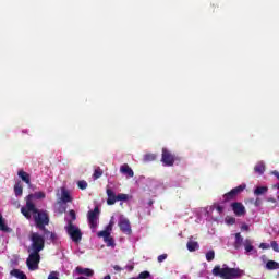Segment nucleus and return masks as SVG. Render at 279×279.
<instances>
[{
	"label": "nucleus",
	"instance_id": "obj_1",
	"mask_svg": "<svg viewBox=\"0 0 279 279\" xmlns=\"http://www.w3.org/2000/svg\"><path fill=\"white\" fill-rule=\"evenodd\" d=\"M213 276H217L222 279H234V278H241L243 276V270L240 268H230L227 267L226 264L223 265V268L221 266L217 265L211 270Z\"/></svg>",
	"mask_w": 279,
	"mask_h": 279
},
{
	"label": "nucleus",
	"instance_id": "obj_2",
	"mask_svg": "<svg viewBox=\"0 0 279 279\" xmlns=\"http://www.w3.org/2000/svg\"><path fill=\"white\" fill-rule=\"evenodd\" d=\"M33 219L38 230H41L46 233L49 232V229L46 228V226H49V213H47V210L37 208L33 216Z\"/></svg>",
	"mask_w": 279,
	"mask_h": 279
},
{
	"label": "nucleus",
	"instance_id": "obj_3",
	"mask_svg": "<svg viewBox=\"0 0 279 279\" xmlns=\"http://www.w3.org/2000/svg\"><path fill=\"white\" fill-rule=\"evenodd\" d=\"M31 246L28 247V252H37L40 253L45 250V235H40L38 232H32L29 234Z\"/></svg>",
	"mask_w": 279,
	"mask_h": 279
},
{
	"label": "nucleus",
	"instance_id": "obj_4",
	"mask_svg": "<svg viewBox=\"0 0 279 279\" xmlns=\"http://www.w3.org/2000/svg\"><path fill=\"white\" fill-rule=\"evenodd\" d=\"M106 193H107V204L108 206H114V204H117V202H128L130 199V196L128 194H116L114 190H112L110 186H107L106 189Z\"/></svg>",
	"mask_w": 279,
	"mask_h": 279
},
{
	"label": "nucleus",
	"instance_id": "obj_5",
	"mask_svg": "<svg viewBox=\"0 0 279 279\" xmlns=\"http://www.w3.org/2000/svg\"><path fill=\"white\" fill-rule=\"evenodd\" d=\"M65 232H68L70 239H72L74 243H80V241H82V230L73 223V220H68Z\"/></svg>",
	"mask_w": 279,
	"mask_h": 279
},
{
	"label": "nucleus",
	"instance_id": "obj_6",
	"mask_svg": "<svg viewBox=\"0 0 279 279\" xmlns=\"http://www.w3.org/2000/svg\"><path fill=\"white\" fill-rule=\"evenodd\" d=\"M180 160L175 154L171 153V150L167 148H162L161 154V162L163 167H173L175 165V161Z\"/></svg>",
	"mask_w": 279,
	"mask_h": 279
},
{
	"label": "nucleus",
	"instance_id": "obj_7",
	"mask_svg": "<svg viewBox=\"0 0 279 279\" xmlns=\"http://www.w3.org/2000/svg\"><path fill=\"white\" fill-rule=\"evenodd\" d=\"M26 265L29 271H36L38 269V265H40V253L31 251L28 258L26 259Z\"/></svg>",
	"mask_w": 279,
	"mask_h": 279
},
{
	"label": "nucleus",
	"instance_id": "obj_8",
	"mask_svg": "<svg viewBox=\"0 0 279 279\" xmlns=\"http://www.w3.org/2000/svg\"><path fill=\"white\" fill-rule=\"evenodd\" d=\"M243 191H245V184L239 185L232 189L230 192L226 193L223 195V201L232 202V199H236V196L240 195V193H243Z\"/></svg>",
	"mask_w": 279,
	"mask_h": 279
},
{
	"label": "nucleus",
	"instance_id": "obj_9",
	"mask_svg": "<svg viewBox=\"0 0 279 279\" xmlns=\"http://www.w3.org/2000/svg\"><path fill=\"white\" fill-rule=\"evenodd\" d=\"M87 219L89 228L95 230V228H97V221H99V207H95L94 210H89L87 213Z\"/></svg>",
	"mask_w": 279,
	"mask_h": 279
},
{
	"label": "nucleus",
	"instance_id": "obj_10",
	"mask_svg": "<svg viewBox=\"0 0 279 279\" xmlns=\"http://www.w3.org/2000/svg\"><path fill=\"white\" fill-rule=\"evenodd\" d=\"M36 205L32 201H27L26 198V206L21 208L22 215H24L27 219H32V213L33 217L36 214Z\"/></svg>",
	"mask_w": 279,
	"mask_h": 279
},
{
	"label": "nucleus",
	"instance_id": "obj_11",
	"mask_svg": "<svg viewBox=\"0 0 279 279\" xmlns=\"http://www.w3.org/2000/svg\"><path fill=\"white\" fill-rule=\"evenodd\" d=\"M118 226L123 234H132V226L128 218H120Z\"/></svg>",
	"mask_w": 279,
	"mask_h": 279
},
{
	"label": "nucleus",
	"instance_id": "obj_12",
	"mask_svg": "<svg viewBox=\"0 0 279 279\" xmlns=\"http://www.w3.org/2000/svg\"><path fill=\"white\" fill-rule=\"evenodd\" d=\"M231 208H232L235 217H243V215H245V213H247L245 210V206L243 205V203H240V202L232 203Z\"/></svg>",
	"mask_w": 279,
	"mask_h": 279
},
{
	"label": "nucleus",
	"instance_id": "obj_13",
	"mask_svg": "<svg viewBox=\"0 0 279 279\" xmlns=\"http://www.w3.org/2000/svg\"><path fill=\"white\" fill-rule=\"evenodd\" d=\"M75 271L78 274V276H86L87 278H93V276H95V271L90 268H82L77 266Z\"/></svg>",
	"mask_w": 279,
	"mask_h": 279
},
{
	"label": "nucleus",
	"instance_id": "obj_14",
	"mask_svg": "<svg viewBox=\"0 0 279 279\" xmlns=\"http://www.w3.org/2000/svg\"><path fill=\"white\" fill-rule=\"evenodd\" d=\"M17 175L22 180V182H25V184H27V186H32V177L29 175V173L25 172L24 170H19Z\"/></svg>",
	"mask_w": 279,
	"mask_h": 279
},
{
	"label": "nucleus",
	"instance_id": "obj_15",
	"mask_svg": "<svg viewBox=\"0 0 279 279\" xmlns=\"http://www.w3.org/2000/svg\"><path fill=\"white\" fill-rule=\"evenodd\" d=\"M120 173H123L129 178H134V170H132L128 163H124L120 167Z\"/></svg>",
	"mask_w": 279,
	"mask_h": 279
},
{
	"label": "nucleus",
	"instance_id": "obj_16",
	"mask_svg": "<svg viewBox=\"0 0 279 279\" xmlns=\"http://www.w3.org/2000/svg\"><path fill=\"white\" fill-rule=\"evenodd\" d=\"M10 276L16 279H27V275H25L23 270L16 268L10 271Z\"/></svg>",
	"mask_w": 279,
	"mask_h": 279
},
{
	"label": "nucleus",
	"instance_id": "obj_17",
	"mask_svg": "<svg viewBox=\"0 0 279 279\" xmlns=\"http://www.w3.org/2000/svg\"><path fill=\"white\" fill-rule=\"evenodd\" d=\"M45 197H46L45 192H35L34 194H28L26 196V199L32 202V199H34V198L35 199H45Z\"/></svg>",
	"mask_w": 279,
	"mask_h": 279
},
{
	"label": "nucleus",
	"instance_id": "obj_18",
	"mask_svg": "<svg viewBox=\"0 0 279 279\" xmlns=\"http://www.w3.org/2000/svg\"><path fill=\"white\" fill-rule=\"evenodd\" d=\"M0 230L1 232H12V228L5 225V219H3V215L0 214Z\"/></svg>",
	"mask_w": 279,
	"mask_h": 279
},
{
	"label": "nucleus",
	"instance_id": "obj_19",
	"mask_svg": "<svg viewBox=\"0 0 279 279\" xmlns=\"http://www.w3.org/2000/svg\"><path fill=\"white\" fill-rule=\"evenodd\" d=\"M268 191H269V187L267 186H257L254 190V195H256V197H260V195L267 194Z\"/></svg>",
	"mask_w": 279,
	"mask_h": 279
},
{
	"label": "nucleus",
	"instance_id": "obj_20",
	"mask_svg": "<svg viewBox=\"0 0 279 279\" xmlns=\"http://www.w3.org/2000/svg\"><path fill=\"white\" fill-rule=\"evenodd\" d=\"M266 269H268V271H274L276 269H279V263L276 260H268L266 263Z\"/></svg>",
	"mask_w": 279,
	"mask_h": 279
},
{
	"label": "nucleus",
	"instance_id": "obj_21",
	"mask_svg": "<svg viewBox=\"0 0 279 279\" xmlns=\"http://www.w3.org/2000/svg\"><path fill=\"white\" fill-rule=\"evenodd\" d=\"M14 193L16 197H21V195H23V183H21V181L15 183Z\"/></svg>",
	"mask_w": 279,
	"mask_h": 279
},
{
	"label": "nucleus",
	"instance_id": "obj_22",
	"mask_svg": "<svg viewBox=\"0 0 279 279\" xmlns=\"http://www.w3.org/2000/svg\"><path fill=\"white\" fill-rule=\"evenodd\" d=\"M61 201L63 204H69V202H72L71 194L68 191H62Z\"/></svg>",
	"mask_w": 279,
	"mask_h": 279
},
{
	"label": "nucleus",
	"instance_id": "obj_23",
	"mask_svg": "<svg viewBox=\"0 0 279 279\" xmlns=\"http://www.w3.org/2000/svg\"><path fill=\"white\" fill-rule=\"evenodd\" d=\"M255 173H258L259 175H263L265 173V163L259 162L254 167Z\"/></svg>",
	"mask_w": 279,
	"mask_h": 279
},
{
	"label": "nucleus",
	"instance_id": "obj_24",
	"mask_svg": "<svg viewBox=\"0 0 279 279\" xmlns=\"http://www.w3.org/2000/svg\"><path fill=\"white\" fill-rule=\"evenodd\" d=\"M187 250H189V252H195L196 250H199V244L195 241H189Z\"/></svg>",
	"mask_w": 279,
	"mask_h": 279
},
{
	"label": "nucleus",
	"instance_id": "obj_25",
	"mask_svg": "<svg viewBox=\"0 0 279 279\" xmlns=\"http://www.w3.org/2000/svg\"><path fill=\"white\" fill-rule=\"evenodd\" d=\"M244 250L246 252V254H250V252H254V245H252V241L246 239L244 241Z\"/></svg>",
	"mask_w": 279,
	"mask_h": 279
},
{
	"label": "nucleus",
	"instance_id": "obj_26",
	"mask_svg": "<svg viewBox=\"0 0 279 279\" xmlns=\"http://www.w3.org/2000/svg\"><path fill=\"white\" fill-rule=\"evenodd\" d=\"M241 245H243V236H241V233H235V242H234L235 250H239Z\"/></svg>",
	"mask_w": 279,
	"mask_h": 279
},
{
	"label": "nucleus",
	"instance_id": "obj_27",
	"mask_svg": "<svg viewBox=\"0 0 279 279\" xmlns=\"http://www.w3.org/2000/svg\"><path fill=\"white\" fill-rule=\"evenodd\" d=\"M101 175H104V170H101V168L98 167L94 170L93 180H99Z\"/></svg>",
	"mask_w": 279,
	"mask_h": 279
},
{
	"label": "nucleus",
	"instance_id": "obj_28",
	"mask_svg": "<svg viewBox=\"0 0 279 279\" xmlns=\"http://www.w3.org/2000/svg\"><path fill=\"white\" fill-rule=\"evenodd\" d=\"M156 158H157L156 154H146L144 156V162H154Z\"/></svg>",
	"mask_w": 279,
	"mask_h": 279
},
{
	"label": "nucleus",
	"instance_id": "obj_29",
	"mask_svg": "<svg viewBox=\"0 0 279 279\" xmlns=\"http://www.w3.org/2000/svg\"><path fill=\"white\" fill-rule=\"evenodd\" d=\"M44 234H46V236H49V241H51L52 243H54V241L58 240V235H56V233H53L49 230H48V232H44Z\"/></svg>",
	"mask_w": 279,
	"mask_h": 279
},
{
	"label": "nucleus",
	"instance_id": "obj_30",
	"mask_svg": "<svg viewBox=\"0 0 279 279\" xmlns=\"http://www.w3.org/2000/svg\"><path fill=\"white\" fill-rule=\"evenodd\" d=\"M105 243L107 244V247H114V238H112V236H108V238H106L105 240Z\"/></svg>",
	"mask_w": 279,
	"mask_h": 279
},
{
	"label": "nucleus",
	"instance_id": "obj_31",
	"mask_svg": "<svg viewBox=\"0 0 279 279\" xmlns=\"http://www.w3.org/2000/svg\"><path fill=\"white\" fill-rule=\"evenodd\" d=\"M206 260L207 263H213V260H215V252L213 250L206 253Z\"/></svg>",
	"mask_w": 279,
	"mask_h": 279
},
{
	"label": "nucleus",
	"instance_id": "obj_32",
	"mask_svg": "<svg viewBox=\"0 0 279 279\" xmlns=\"http://www.w3.org/2000/svg\"><path fill=\"white\" fill-rule=\"evenodd\" d=\"M77 186L81 191H86L88 189V182L81 180L77 182Z\"/></svg>",
	"mask_w": 279,
	"mask_h": 279
},
{
	"label": "nucleus",
	"instance_id": "obj_33",
	"mask_svg": "<svg viewBox=\"0 0 279 279\" xmlns=\"http://www.w3.org/2000/svg\"><path fill=\"white\" fill-rule=\"evenodd\" d=\"M151 277V274L147 270L145 271H142L140 275H138V279H147V278H150Z\"/></svg>",
	"mask_w": 279,
	"mask_h": 279
},
{
	"label": "nucleus",
	"instance_id": "obj_34",
	"mask_svg": "<svg viewBox=\"0 0 279 279\" xmlns=\"http://www.w3.org/2000/svg\"><path fill=\"white\" fill-rule=\"evenodd\" d=\"M69 216L71 217V219H68L66 221H72V223L77 219V214H75V210L73 209L69 211Z\"/></svg>",
	"mask_w": 279,
	"mask_h": 279
},
{
	"label": "nucleus",
	"instance_id": "obj_35",
	"mask_svg": "<svg viewBox=\"0 0 279 279\" xmlns=\"http://www.w3.org/2000/svg\"><path fill=\"white\" fill-rule=\"evenodd\" d=\"M98 236L102 238L105 241V239H108L110 236V231L102 230V231L98 232Z\"/></svg>",
	"mask_w": 279,
	"mask_h": 279
},
{
	"label": "nucleus",
	"instance_id": "obj_36",
	"mask_svg": "<svg viewBox=\"0 0 279 279\" xmlns=\"http://www.w3.org/2000/svg\"><path fill=\"white\" fill-rule=\"evenodd\" d=\"M270 247L274 250V252H279V245L277 241H271Z\"/></svg>",
	"mask_w": 279,
	"mask_h": 279
},
{
	"label": "nucleus",
	"instance_id": "obj_37",
	"mask_svg": "<svg viewBox=\"0 0 279 279\" xmlns=\"http://www.w3.org/2000/svg\"><path fill=\"white\" fill-rule=\"evenodd\" d=\"M58 276H60V274H58V271H52L49 274L48 279H60V277H58Z\"/></svg>",
	"mask_w": 279,
	"mask_h": 279
},
{
	"label": "nucleus",
	"instance_id": "obj_38",
	"mask_svg": "<svg viewBox=\"0 0 279 279\" xmlns=\"http://www.w3.org/2000/svg\"><path fill=\"white\" fill-rule=\"evenodd\" d=\"M227 223H229L230 226H234V223H236V218L234 217H230L227 220Z\"/></svg>",
	"mask_w": 279,
	"mask_h": 279
},
{
	"label": "nucleus",
	"instance_id": "obj_39",
	"mask_svg": "<svg viewBox=\"0 0 279 279\" xmlns=\"http://www.w3.org/2000/svg\"><path fill=\"white\" fill-rule=\"evenodd\" d=\"M167 254H161L157 257L158 263H163V260H167Z\"/></svg>",
	"mask_w": 279,
	"mask_h": 279
},
{
	"label": "nucleus",
	"instance_id": "obj_40",
	"mask_svg": "<svg viewBox=\"0 0 279 279\" xmlns=\"http://www.w3.org/2000/svg\"><path fill=\"white\" fill-rule=\"evenodd\" d=\"M259 247H260V250H269L271 247V245L267 244V243H260Z\"/></svg>",
	"mask_w": 279,
	"mask_h": 279
},
{
	"label": "nucleus",
	"instance_id": "obj_41",
	"mask_svg": "<svg viewBox=\"0 0 279 279\" xmlns=\"http://www.w3.org/2000/svg\"><path fill=\"white\" fill-rule=\"evenodd\" d=\"M112 226H114V222H113V221H110L109 225L106 227L105 230L108 231V232H111Z\"/></svg>",
	"mask_w": 279,
	"mask_h": 279
},
{
	"label": "nucleus",
	"instance_id": "obj_42",
	"mask_svg": "<svg viewBox=\"0 0 279 279\" xmlns=\"http://www.w3.org/2000/svg\"><path fill=\"white\" fill-rule=\"evenodd\" d=\"M216 210H217V213H219V215H221L223 213V206L217 205Z\"/></svg>",
	"mask_w": 279,
	"mask_h": 279
},
{
	"label": "nucleus",
	"instance_id": "obj_43",
	"mask_svg": "<svg viewBox=\"0 0 279 279\" xmlns=\"http://www.w3.org/2000/svg\"><path fill=\"white\" fill-rule=\"evenodd\" d=\"M260 204H263L260 198H256L255 202H254V206H256L258 208V206H260Z\"/></svg>",
	"mask_w": 279,
	"mask_h": 279
},
{
	"label": "nucleus",
	"instance_id": "obj_44",
	"mask_svg": "<svg viewBox=\"0 0 279 279\" xmlns=\"http://www.w3.org/2000/svg\"><path fill=\"white\" fill-rule=\"evenodd\" d=\"M125 269H128V271H134V265H126Z\"/></svg>",
	"mask_w": 279,
	"mask_h": 279
},
{
	"label": "nucleus",
	"instance_id": "obj_45",
	"mask_svg": "<svg viewBox=\"0 0 279 279\" xmlns=\"http://www.w3.org/2000/svg\"><path fill=\"white\" fill-rule=\"evenodd\" d=\"M241 230H245L247 232V231H250V226L242 225Z\"/></svg>",
	"mask_w": 279,
	"mask_h": 279
},
{
	"label": "nucleus",
	"instance_id": "obj_46",
	"mask_svg": "<svg viewBox=\"0 0 279 279\" xmlns=\"http://www.w3.org/2000/svg\"><path fill=\"white\" fill-rule=\"evenodd\" d=\"M114 271H123V268H121L119 265L113 266Z\"/></svg>",
	"mask_w": 279,
	"mask_h": 279
},
{
	"label": "nucleus",
	"instance_id": "obj_47",
	"mask_svg": "<svg viewBox=\"0 0 279 279\" xmlns=\"http://www.w3.org/2000/svg\"><path fill=\"white\" fill-rule=\"evenodd\" d=\"M268 202H272V204H276L275 198H268Z\"/></svg>",
	"mask_w": 279,
	"mask_h": 279
},
{
	"label": "nucleus",
	"instance_id": "obj_48",
	"mask_svg": "<svg viewBox=\"0 0 279 279\" xmlns=\"http://www.w3.org/2000/svg\"><path fill=\"white\" fill-rule=\"evenodd\" d=\"M110 278H111L110 275H107L104 277V279H110Z\"/></svg>",
	"mask_w": 279,
	"mask_h": 279
}]
</instances>
